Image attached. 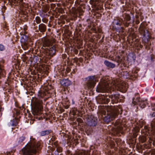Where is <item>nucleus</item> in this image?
Returning <instances> with one entry per match:
<instances>
[{
    "label": "nucleus",
    "mask_w": 155,
    "mask_h": 155,
    "mask_svg": "<svg viewBox=\"0 0 155 155\" xmlns=\"http://www.w3.org/2000/svg\"><path fill=\"white\" fill-rule=\"evenodd\" d=\"M46 25L44 24L41 23L38 25V29H36V31L38 32L40 31L42 33H44L46 31Z\"/></svg>",
    "instance_id": "nucleus-16"
},
{
    "label": "nucleus",
    "mask_w": 155,
    "mask_h": 155,
    "mask_svg": "<svg viewBox=\"0 0 155 155\" xmlns=\"http://www.w3.org/2000/svg\"><path fill=\"white\" fill-rule=\"evenodd\" d=\"M55 137H52V138H51V140L53 141L55 140Z\"/></svg>",
    "instance_id": "nucleus-36"
},
{
    "label": "nucleus",
    "mask_w": 155,
    "mask_h": 155,
    "mask_svg": "<svg viewBox=\"0 0 155 155\" xmlns=\"http://www.w3.org/2000/svg\"><path fill=\"white\" fill-rule=\"evenodd\" d=\"M72 104H74V103L73 101L72 102Z\"/></svg>",
    "instance_id": "nucleus-48"
},
{
    "label": "nucleus",
    "mask_w": 155,
    "mask_h": 155,
    "mask_svg": "<svg viewBox=\"0 0 155 155\" xmlns=\"http://www.w3.org/2000/svg\"><path fill=\"white\" fill-rule=\"evenodd\" d=\"M56 5L54 4H51V8H54L55 6Z\"/></svg>",
    "instance_id": "nucleus-33"
},
{
    "label": "nucleus",
    "mask_w": 155,
    "mask_h": 155,
    "mask_svg": "<svg viewBox=\"0 0 155 155\" xmlns=\"http://www.w3.org/2000/svg\"><path fill=\"white\" fill-rule=\"evenodd\" d=\"M25 31L24 33H22L20 41L21 43L22 48L25 50L28 49V51L31 48V45H33V43L31 41L30 38L28 36L27 32L25 31V28H24Z\"/></svg>",
    "instance_id": "nucleus-8"
},
{
    "label": "nucleus",
    "mask_w": 155,
    "mask_h": 155,
    "mask_svg": "<svg viewBox=\"0 0 155 155\" xmlns=\"http://www.w3.org/2000/svg\"><path fill=\"white\" fill-rule=\"evenodd\" d=\"M35 21L38 24H39L41 22V19L39 16H37L35 18Z\"/></svg>",
    "instance_id": "nucleus-24"
},
{
    "label": "nucleus",
    "mask_w": 155,
    "mask_h": 155,
    "mask_svg": "<svg viewBox=\"0 0 155 155\" xmlns=\"http://www.w3.org/2000/svg\"><path fill=\"white\" fill-rule=\"evenodd\" d=\"M18 122L17 121L16 119H13L12 120L10 121V122H9L8 123V125L9 126H16L18 124Z\"/></svg>",
    "instance_id": "nucleus-21"
},
{
    "label": "nucleus",
    "mask_w": 155,
    "mask_h": 155,
    "mask_svg": "<svg viewBox=\"0 0 155 155\" xmlns=\"http://www.w3.org/2000/svg\"><path fill=\"white\" fill-rule=\"evenodd\" d=\"M49 6L48 5H45L43 7V11L45 13L49 11Z\"/></svg>",
    "instance_id": "nucleus-22"
},
{
    "label": "nucleus",
    "mask_w": 155,
    "mask_h": 155,
    "mask_svg": "<svg viewBox=\"0 0 155 155\" xmlns=\"http://www.w3.org/2000/svg\"><path fill=\"white\" fill-rule=\"evenodd\" d=\"M55 48V46L53 45L52 47L50 48H48L45 50L48 55L53 56L55 54L56 52Z\"/></svg>",
    "instance_id": "nucleus-15"
},
{
    "label": "nucleus",
    "mask_w": 155,
    "mask_h": 155,
    "mask_svg": "<svg viewBox=\"0 0 155 155\" xmlns=\"http://www.w3.org/2000/svg\"><path fill=\"white\" fill-rule=\"evenodd\" d=\"M120 95L118 91H115V93L109 95V96H102L98 101V102L101 104H107L110 101V98L112 104L117 103L119 101Z\"/></svg>",
    "instance_id": "nucleus-6"
},
{
    "label": "nucleus",
    "mask_w": 155,
    "mask_h": 155,
    "mask_svg": "<svg viewBox=\"0 0 155 155\" xmlns=\"http://www.w3.org/2000/svg\"><path fill=\"white\" fill-rule=\"evenodd\" d=\"M155 117V112H153L151 114V117Z\"/></svg>",
    "instance_id": "nucleus-37"
},
{
    "label": "nucleus",
    "mask_w": 155,
    "mask_h": 155,
    "mask_svg": "<svg viewBox=\"0 0 155 155\" xmlns=\"http://www.w3.org/2000/svg\"><path fill=\"white\" fill-rule=\"evenodd\" d=\"M135 22L137 24H138L140 23V21L139 20H136Z\"/></svg>",
    "instance_id": "nucleus-39"
},
{
    "label": "nucleus",
    "mask_w": 155,
    "mask_h": 155,
    "mask_svg": "<svg viewBox=\"0 0 155 155\" xmlns=\"http://www.w3.org/2000/svg\"><path fill=\"white\" fill-rule=\"evenodd\" d=\"M136 18H138V16H136Z\"/></svg>",
    "instance_id": "nucleus-47"
},
{
    "label": "nucleus",
    "mask_w": 155,
    "mask_h": 155,
    "mask_svg": "<svg viewBox=\"0 0 155 155\" xmlns=\"http://www.w3.org/2000/svg\"><path fill=\"white\" fill-rule=\"evenodd\" d=\"M97 120L96 117L93 115L88 117L87 124L90 126H95L97 124Z\"/></svg>",
    "instance_id": "nucleus-13"
},
{
    "label": "nucleus",
    "mask_w": 155,
    "mask_h": 155,
    "mask_svg": "<svg viewBox=\"0 0 155 155\" xmlns=\"http://www.w3.org/2000/svg\"><path fill=\"white\" fill-rule=\"evenodd\" d=\"M42 21L44 22H45V23H46V22L47 21L46 20H42Z\"/></svg>",
    "instance_id": "nucleus-43"
},
{
    "label": "nucleus",
    "mask_w": 155,
    "mask_h": 155,
    "mask_svg": "<svg viewBox=\"0 0 155 155\" xmlns=\"http://www.w3.org/2000/svg\"><path fill=\"white\" fill-rule=\"evenodd\" d=\"M61 84L64 87H67L71 84V81L68 79H64L61 81Z\"/></svg>",
    "instance_id": "nucleus-17"
},
{
    "label": "nucleus",
    "mask_w": 155,
    "mask_h": 155,
    "mask_svg": "<svg viewBox=\"0 0 155 155\" xmlns=\"http://www.w3.org/2000/svg\"><path fill=\"white\" fill-rule=\"evenodd\" d=\"M135 133H134L133 134L134 135V137H136L137 136V134H136V133L139 132L140 130L137 127L135 128Z\"/></svg>",
    "instance_id": "nucleus-26"
},
{
    "label": "nucleus",
    "mask_w": 155,
    "mask_h": 155,
    "mask_svg": "<svg viewBox=\"0 0 155 155\" xmlns=\"http://www.w3.org/2000/svg\"><path fill=\"white\" fill-rule=\"evenodd\" d=\"M130 24L129 22H124L123 20L121 18H116L114 19L112 25L113 29L117 32H120L124 29L123 26V25L125 26L128 27Z\"/></svg>",
    "instance_id": "nucleus-7"
},
{
    "label": "nucleus",
    "mask_w": 155,
    "mask_h": 155,
    "mask_svg": "<svg viewBox=\"0 0 155 155\" xmlns=\"http://www.w3.org/2000/svg\"><path fill=\"white\" fill-rule=\"evenodd\" d=\"M140 47H142V46L141 45H140Z\"/></svg>",
    "instance_id": "nucleus-50"
},
{
    "label": "nucleus",
    "mask_w": 155,
    "mask_h": 155,
    "mask_svg": "<svg viewBox=\"0 0 155 155\" xmlns=\"http://www.w3.org/2000/svg\"><path fill=\"white\" fill-rule=\"evenodd\" d=\"M122 111L120 106L116 107L110 106L107 107L106 111L105 110H102L101 111V114L104 121L108 123L114 119L118 114H121Z\"/></svg>",
    "instance_id": "nucleus-2"
},
{
    "label": "nucleus",
    "mask_w": 155,
    "mask_h": 155,
    "mask_svg": "<svg viewBox=\"0 0 155 155\" xmlns=\"http://www.w3.org/2000/svg\"><path fill=\"white\" fill-rule=\"evenodd\" d=\"M117 58L119 60H122V59H120V56H118Z\"/></svg>",
    "instance_id": "nucleus-42"
},
{
    "label": "nucleus",
    "mask_w": 155,
    "mask_h": 155,
    "mask_svg": "<svg viewBox=\"0 0 155 155\" xmlns=\"http://www.w3.org/2000/svg\"><path fill=\"white\" fill-rule=\"evenodd\" d=\"M76 114V113H73V115H75L76 114Z\"/></svg>",
    "instance_id": "nucleus-44"
},
{
    "label": "nucleus",
    "mask_w": 155,
    "mask_h": 155,
    "mask_svg": "<svg viewBox=\"0 0 155 155\" xmlns=\"http://www.w3.org/2000/svg\"><path fill=\"white\" fill-rule=\"evenodd\" d=\"M139 32L142 37L143 43L146 48H149V46L151 45L149 42L151 38L150 33L147 29L145 25L141 24L139 28Z\"/></svg>",
    "instance_id": "nucleus-5"
},
{
    "label": "nucleus",
    "mask_w": 155,
    "mask_h": 155,
    "mask_svg": "<svg viewBox=\"0 0 155 155\" xmlns=\"http://www.w3.org/2000/svg\"><path fill=\"white\" fill-rule=\"evenodd\" d=\"M104 63L106 66L109 68H113L115 67V64L110 62L107 60H105Z\"/></svg>",
    "instance_id": "nucleus-19"
},
{
    "label": "nucleus",
    "mask_w": 155,
    "mask_h": 155,
    "mask_svg": "<svg viewBox=\"0 0 155 155\" xmlns=\"http://www.w3.org/2000/svg\"><path fill=\"white\" fill-rule=\"evenodd\" d=\"M35 139H31L25 147L22 149L23 155H34L37 153V150L40 149V144L36 143Z\"/></svg>",
    "instance_id": "nucleus-4"
},
{
    "label": "nucleus",
    "mask_w": 155,
    "mask_h": 155,
    "mask_svg": "<svg viewBox=\"0 0 155 155\" xmlns=\"http://www.w3.org/2000/svg\"><path fill=\"white\" fill-rule=\"evenodd\" d=\"M5 49V46L2 44H0V51H3Z\"/></svg>",
    "instance_id": "nucleus-27"
},
{
    "label": "nucleus",
    "mask_w": 155,
    "mask_h": 155,
    "mask_svg": "<svg viewBox=\"0 0 155 155\" xmlns=\"http://www.w3.org/2000/svg\"><path fill=\"white\" fill-rule=\"evenodd\" d=\"M53 147H55L56 148V149L57 147H58V145L57 143H56V142H54L53 145Z\"/></svg>",
    "instance_id": "nucleus-31"
},
{
    "label": "nucleus",
    "mask_w": 155,
    "mask_h": 155,
    "mask_svg": "<svg viewBox=\"0 0 155 155\" xmlns=\"http://www.w3.org/2000/svg\"><path fill=\"white\" fill-rule=\"evenodd\" d=\"M56 150L58 152L60 153L62 152V149L61 147L58 146V147H57Z\"/></svg>",
    "instance_id": "nucleus-28"
},
{
    "label": "nucleus",
    "mask_w": 155,
    "mask_h": 155,
    "mask_svg": "<svg viewBox=\"0 0 155 155\" xmlns=\"http://www.w3.org/2000/svg\"><path fill=\"white\" fill-rule=\"evenodd\" d=\"M116 89H117V90H118L120 91L121 89V87H119L118 88H117V87H115Z\"/></svg>",
    "instance_id": "nucleus-35"
},
{
    "label": "nucleus",
    "mask_w": 155,
    "mask_h": 155,
    "mask_svg": "<svg viewBox=\"0 0 155 155\" xmlns=\"http://www.w3.org/2000/svg\"><path fill=\"white\" fill-rule=\"evenodd\" d=\"M25 137L24 136H22L20 137L18 140V143H21L25 139Z\"/></svg>",
    "instance_id": "nucleus-25"
},
{
    "label": "nucleus",
    "mask_w": 155,
    "mask_h": 155,
    "mask_svg": "<svg viewBox=\"0 0 155 155\" xmlns=\"http://www.w3.org/2000/svg\"><path fill=\"white\" fill-rule=\"evenodd\" d=\"M76 120L79 124L82 123L83 122V120L79 117L77 118Z\"/></svg>",
    "instance_id": "nucleus-29"
},
{
    "label": "nucleus",
    "mask_w": 155,
    "mask_h": 155,
    "mask_svg": "<svg viewBox=\"0 0 155 155\" xmlns=\"http://www.w3.org/2000/svg\"><path fill=\"white\" fill-rule=\"evenodd\" d=\"M147 101V99L144 101L140 99L139 97V94L137 93L135 94V97L133 98L132 103L134 105H138L139 107L143 109L145 107V103Z\"/></svg>",
    "instance_id": "nucleus-11"
},
{
    "label": "nucleus",
    "mask_w": 155,
    "mask_h": 155,
    "mask_svg": "<svg viewBox=\"0 0 155 155\" xmlns=\"http://www.w3.org/2000/svg\"><path fill=\"white\" fill-rule=\"evenodd\" d=\"M37 59H38V57L37 56H34L32 59V60H31V61L32 62L33 61H34V62H36Z\"/></svg>",
    "instance_id": "nucleus-30"
},
{
    "label": "nucleus",
    "mask_w": 155,
    "mask_h": 155,
    "mask_svg": "<svg viewBox=\"0 0 155 155\" xmlns=\"http://www.w3.org/2000/svg\"><path fill=\"white\" fill-rule=\"evenodd\" d=\"M115 127L116 131L117 132H119L122 130L123 127L122 126H120V124L118 121L115 122Z\"/></svg>",
    "instance_id": "nucleus-20"
},
{
    "label": "nucleus",
    "mask_w": 155,
    "mask_h": 155,
    "mask_svg": "<svg viewBox=\"0 0 155 155\" xmlns=\"http://www.w3.org/2000/svg\"><path fill=\"white\" fill-rule=\"evenodd\" d=\"M52 132V131L51 130H43L40 132V135L41 136H44L48 135Z\"/></svg>",
    "instance_id": "nucleus-18"
},
{
    "label": "nucleus",
    "mask_w": 155,
    "mask_h": 155,
    "mask_svg": "<svg viewBox=\"0 0 155 155\" xmlns=\"http://www.w3.org/2000/svg\"><path fill=\"white\" fill-rule=\"evenodd\" d=\"M54 90L51 84L48 85L44 90H41L38 93V98L33 97L31 100V111L35 117L37 119V116L41 114L43 108V101L45 102L48 98L53 96Z\"/></svg>",
    "instance_id": "nucleus-1"
},
{
    "label": "nucleus",
    "mask_w": 155,
    "mask_h": 155,
    "mask_svg": "<svg viewBox=\"0 0 155 155\" xmlns=\"http://www.w3.org/2000/svg\"><path fill=\"white\" fill-rule=\"evenodd\" d=\"M64 107L65 109H68L69 107V106L68 105H64Z\"/></svg>",
    "instance_id": "nucleus-34"
},
{
    "label": "nucleus",
    "mask_w": 155,
    "mask_h": 155,
    "mask_svg": "<svg viewBox=\"0 0 155 155\" xmlns=\"http://www.w3.org/2000/svg\"><path fill=\"white\" fill-rule=\"evenodd\" d=\"M152 110H155V107L154 108H153L152 109Z\"/></svg>",
    "instance_id": "nucleus-45"
},
{
    "label": "nucleus",
    "mask_w": 155,
    "mask_h": 155,
    "mask_svg": "<svg viewBox=\"0 0 155 155\" xmlns=\"http://www.w3.org/2000/svg\"><path fill=\"white\" fill-rule=\"evenodd\" d=\"M51 46L52 43L49 40L46 38L44 39L42 48L45 50Z\"/></svg>",
    "instance_id": "nucleus-14"
},
{
    "label": "nucleus",
    "mask_w": 155,
    "mask_h": 155,
    "mask_svg": "<svg viewBox=\"0 0 155 155\" xmlns=\"http://www.w3.org/2000/svg\"><path fill=\"white\" fill-rule=\"evenodd\" d=\"M35 20L34 21V22L33 23V25L34 26H35L36 25V23L35 22Z\"/></svg>",
    "instance_id": "nucleus-41"
},
{
    "label": "nucleus",
    "mask_w": 155,
    "mask_h": 155,
    "mask_svg": "<svg viewBox=\"0 0 155 155\" xmlns=\"http://www.w3.org/2000/svg\"><path fill=\"white\" fill-rule=\"evenodd\" d=\"M151 105L152 107H155V104H151Z\"/></svg>",
    "instance_id": "nucleus-40"
},
{
    "label": "nucleus",
    "mask_w": 155,
    "mask_h": 155,
    "mask_svg": "<svg viewBox=\"0 0 155 155\" xmlns=\"http://www.w3.org/2000/svg\"><path fill=\"white\" fill-rule=\"evenodd\" d=\"M50 2L53 1L54 0H49Z\"/></svg>",
    "instance_id": "nucleus-46"
},
{
    "label": "nucleus",
    "mask_w": 155,
    "mask_h": 155,
    "mask_svg": "<svg viewBox=\"0 0 155 155\" xmlns=\"http://www.w3.org/2000/svg\"><path fill=\"white\" fill-rule=\"evenodd\" d=\"M125 3V6H123V8L124 11H126L127 10V12L128 13H124L123 16L124 19V22H127V21H130L131 19V17L129 14V13H131V12L129 11V8H128H128H131L132 5H135V2L131 0H126Z\"/></svg>",
    "instance_id": "nucleus-10"
},
{
    "label": "nucleus",
    "mask_w": 155,
    "mask_h": 155,
    "mask_svg": "<svg viewBox=\"0 0 155 155\" xmlns=\"http://www.w3.org/2000/svg\"><path fill=\"white\" fill-rule=\"evenodd\" d=\"M150 128L147 126H144V129L141 130L142 133H144L146 136H140L139 138V140L140 142L142 143L145 142L147 140H148L149 143H152L153 142V144L155 146V141L153 139V135L155 134V118L152 121Z\"/></svg>",
    "instance_id": "nucleus-3"
},
{
    "label": "nucleus",
    "mask_w": 155,
    "mask_h": 155,
    "mask_svg": "<svg viewBox=\"0 0 155 155\" xmlns=\"http://www.w3.org/2000/svg\"><path fill=\"white\" fill-rule=\"evenodd\" d=\"M96 91L98 92H111L112 91H114V89L111 88V84L104 82L99 84L96 87Z\"/></svg>",
    "instance_id": "nucleus-9"
},
{
    "label": "nucleus",
    "mask_w": 155,
    "mask_h": 155,
    "mask_svg": "<svg viewBox=\"0 0 155 155\" xmlns=\"http://www.w3.org/2000/svg\"><path fill=\"white\" fill-rule=\"evenodd\" d=\"M81 155H89L87 152H84L83 153H82Z\"/></svg>",
    "instance_id": "nucleus-38"
},
{
    "label": "nucleus",
    "mask_w": 155,
    "mask_h": 155,
    "mask_svg": "<svg viewBox=\"0 0 155 155\" xmlns=\"http://www.w3.org/2000/svg\"><path fill=\"white\" fill-rule=\"evenodd\" d=\"M151 153L152 154L155 155V149H153L152 150L151 152Z\"/></svg>",
    "instance_id": "nucleus-32"
},
{
    "label": "nucleus",
    "mask_w": 155,
    "mask_h": 155,
    "mask_svg": "<svg viewBox=\"0 0 155 155\" xmlns=\"http://www.w3.org/2000/svg\"><path fill=\"white\" fill-rule=\"evenodd\" d=\"M124 11H123V12H123V13H124Z\"/></svg>",
    "instance_id": "nucleus-49"
},
{
    "label": "nucleus",
    "mask_w": 155,
    "mask_h": 155,
    "mask_svg": "<svg viewBox=\"0 0 155 155\" xmlns=\"http://www.w3.org/2000/svg\"><path fill=\"white\" fill-rule=\"evenodd\" d=\"M4 69L3 66L0 64V79L1 76H3L4 75V72H3ZM1 81H0V82Z\"/></svg>",
    "instance_id": "nucleus-23"
},
{
    "label": "nucleus",
    "mask_w": 155,
    "mask_h": 155,
    "mask_svg": "<svg viewBox=\"0 0 155 155\" xmlns=\"http://www.w3.org/2000/svg\"><path fill=\"white\" fill-rule=\"evenodd\" d=\"M97 80V78L94 76H91L86 78L85 87L88 89L93 88L95 85Z\"/></svg>",
    "instance_id": "nucleus-12"
}]
</instances>
